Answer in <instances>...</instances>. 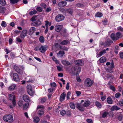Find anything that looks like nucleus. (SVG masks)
I'll use <instances>...</instances> for the list:
<instances>
[{"instance_id": "5", "label": "nucleus", "mask_w": 123, "mask_h": 123, "mask_svg": "<svg viewBox=\"0 0 123 123\" xmlns=\"http://www.w3.org/2000/svg\"><path fill=\"white\" fill-rule=\"evenodd\" d=\"M27 90L28 94L31 96H32L34 93V92L32 89V87L30 85H28L27 86Z\"/></svg>"}, {"instance_id": "7", "label": "nucleus", "mask_w": 123, "mask_h": 123, "mask_svg": "<svg viewBox=\"0 0 123 123\" xmlns=\"http://www.w3.org/2000/svg\"><path fill=\"white\" fill-rule=\"evenodd\" d=\"M48 46L47 45H44L41 46L39 48V50L40 52L43 53L47 49Z\"/></svg>"}, {"instance_id": "38", "label": "nucleus", "mask_w": 123, "mask_h": 123, "mask_svg": "<svg viewBox=\"0 0 123 123\" xmlns=\"http://www.w3.org/2000/svg\"><path fill=\"white\" fill-rule=\"evenodd\" d=\"M10 3L12 4H13L17 3L18 1L19 0H10Z\"/></svg>"}, {"instance_id": "11", "label": "nucleus", "mask_w": 123, "mask_h": 123, "mask_svg": "<svg viewBox=\"0 0 123 123\" xmlns=\"http://www.w3.org/2000/svg\"><path fill=\"white\" fill-rule=\"evenodd\" d=\"M27 31V30H24L22 32L20 35V37L22 38H24L26 35Z\"/></svg>"}, {"instance_id": "3", "label": "nucleus", "mask_w": 123, "mask_h": 123, "mask_svg": "<svg viewBox=\"0 0 123 123\" xmlns=\"http://www.w3.org/2000/svg\"><path fill=\"white\" fill-rule=\"evenodd\" d=\"M8 96L9 99L12 101V103L13 105V106H14L16 104L15 95L12 93L9 94L8 95Z\"/></svg>"}, {"instance_id": "28", "label": "nucleus", "mask_w": 123, "mask_h": 123, "mask_svg": "<svg viewBox=\"0 0 123 123\" xmlns=\"http://www.w3.org/2000/svg\"><path fill=\"white\" fill-rule=\"evenodd\" d=\"M69 105L70 107L72 109L74 110L75 109V105L74 103H70L69 104Z\"/></svg>"}, {"instance_id": "58", "label": "nucleus", "mask_w": 123, "mask_h": 123, "mask_svg": "<svg viewBox=\"0 0 123 123\" xmlns=\"http://www.w3.org/2000/svg\"><path fill=\"white\" fill-rule=\"evenodd\" d=\"M101 98L103 101H104L106 98V96H101Z\"/></svg>"}, {"instance_id": "6", "label": "nucleus", "mask_w": 123, "mask_h": 123, "mask_svg": "<svg viewBox=\"0 0 123 123\" xmlns=\"http://www.w3.org/2000/svg\"><path fill=\"white\" fill-rule=\"evenodd\" d=\"M76 107L80 111H83L85 110V108L81 103H77L75 104Z\"/></svg>"}, {"instance_id": "24", "label": "nucleus", "mask_w": 123, "mask_h": 123, "mask_svg": "<svg viewBox=\"0 0 123 123\" xmlns=\"http://www.w3.org/2000/svg\"><path fill=\"white\" fill-rule=\"evenodd\" d=\"M116 38H115V39L118 40L119 38L121 37V33L120 32H117L116 33Z\"/></svg>"}, {"instance_id": "8", "label": "nucleus", "mask_w": 123, "mask_h": 123, "mask_svg": "<svg viewBox=\"0 0 123 123\" xmlns=\"http://www.w3.org/2000/svg\"><path fill=\"white\" fill-rule=\"evenodd\" d=\"M74 63L80 66H82L84 64V62L82 60H76L74 61Z\"/></svg>"}, {"instance_id": "39", "label": "nucleus", "mask_w": 123, "mask_h": 123, "mask_svg": "<svg viewBox=\"0 0 123 123\" xmlns=\"http://www.w3.org/2000/svg\"><path fill=\"white\" fill-rule=\"evenodd\" d=\"M95 105L97 107H98L99 108H101V104L98 101L96 102L95 103Z\"/></svg>"}, {"instance_id": "17", "label": "nucleus", "mask_w": 123, "mask_h": 123, "mask_svg": "<svg viewBox=\"0 0 123 123\" xmlns=\"http://www.w3.org/2000/svg\"><path fill=\"white\" fill-rule=\"evenodd\" d=\"M106 52V50L105 49H104L101 51L99 53V54H97V57H100L105 54Z\"/></svg>"}, {"instance_id": "40", "label": "nucleus", "mask_w": 123, "mask_h": 123, "mask_svg": "<svg viewBox=\"0 0 123 123\" xmlns=\"http://www.w3.org/2000/svg\"><path fill=\"white\" fill-rule=\"evenodd\" d=\"M60 114L62 116H64L66 114V112L65 110H63L61 111Z\"/></svg>"}, {"instance_id": "4", "label": "nucleus", "mask_w": 123, "mask_h": 123, "mask_svg": "<svg viewBox=\"0 0 123 123\" xmlns=\"http://www.w3.org/2000/svg\"><path fill=\"white\" fill-rule=\"evenodd\" d=\"M64 17L61 14H59L56 16L55 20L58 22L63 20L64 19Z\"/></svg>"}, {"instance_id": "41", "label": "nucleus", "mask_w": 123, "mask_h": 123, "mask_svg": "<svg viewBox=\"0 0 123 123\" xmlns=\"http://www.w3.org/2000/svg\"><path fill=\"white\" fill-rule=\"evenodd\" d=\"M44 107L43 105H38L37 107V109H42L43 110L44 109Z\"/></svg>"}, {"instance_id": "32", "label": "nucleus", "mask_w": 123, "mask_h": 123, "mask_svg": "<svg viewBox=\"0 0 123 123\" xmlns=\"http://www.w3.org/2000/svg\"><path fill=\"white\" fill-rule=\"evenodd\" d=\"M14 68L16 71L18 73H20L21 71V69H20L19 67L17 66H14Z\"/></svg>"}, {"instance_id": "34", "label": "nucleus", "mask_w": 123, "mask_h": 123, "mask_svg": "<svg viewBox=\"0 0 123 123\" xmlns=\"http://www.w3.org/2000/svg\"><path fill=\"white\" fill-rule=\"evenodd\" d=\"M5 10V8L4 7L0 6V12L2 13H4Z\"/></svg>"}, {"instance_id": "22", "label": "nucleus", "mask_w": 123, "mask_h": 123, "mask_svg": "<svg viewBox=\"0 0 123 123\" xmlns=\"http://www.w3.org/2000/svg\"><path fill=\"white\" fill-rule=\"evenodd\" d=\"M39 120V118L38 117H35L33 118V121L35 123H38Z\"/></svg>"}, {"instance_id": "19", "label": "nucleus", "mask_w": 123, "mask_h": 123, "mask_svg": "<svg viewBox=\"0 0 123 123\" xmlns=\"http://www.w3.org/2000/svg\"><path fill=\"white\" fill-rule=\"evenodd\" d=\"M62 63L65 66H68L70 65V63L65 60H63L62 61Z\"/></svg>"}, {"instance_id": "48", "label": "nucleus", "mask_w": 123, "mask_h": 123, "mask_svg": "<svg viewBox=\"0 0 123 123\" xmlns=\"http://www.w3.org/2000/svg\"><path fill=\"white\" fill-rule=\"evenodd\" d=\"M72 70L73 72L75 73L76 71V67H72Z\"/></svg>"}, {"instance_id": "56", "label": "nucleus", "mask_w": 123, "mask_h": 123, "mask_svg": "<svg viewBox=\"0 0 123 123\" xmlns=\"http://www.w3.org/2000/svg\"><path fill=\"white\" fill-rule=\"evenodd\" d=\"M51 87H55L56 86V84L55 82H53L51 83L50 84Z\"/></svg>"}, {"instance_id": "30", "label": "nucleus", "mask_w": 123, "mask_h": 123, "mask_svg": "<svg viewBox=\"0 0 123 123\" xmlns=\"http://www.w3.org/2000/svg\"><path fill=\"white\" fill-rule=\"evenodd\" d=\"M111 39L114 41L116 40L117 39H115V38H116V36L114 33H112L111 35Z\"/></svg>"}, {"instance_id": "35", "label": "nucleus", "mask_w": 123, "mask_h": 123, "mask_svg": "<svg viewBox=\"0 0 123 123\" xmlns=\"http://www.w3.org/2000/svg\"><path fill=\"white\" fill-rule=\"evenodd\" d=\"M52 59L53 61L55 62L57 64H59V62L58 60H57L55 56H53Z\"/></svg>"}, {"instance_id": "43", "label": "nucleus", "mask_w": 123, "mask_h": 123, "mask_svg": "<svg viewBox=\"0 0 123 123\" xmlns=\"http://www.w3.org/2000/svg\"><path fill=\"white\" fill-rule=\"evenodd\" d=\"M0 4L2 6H4L6 3L5 0H0Z\"/></svg>"}, {"instance_id": "63", "label": "nucleus", "mask_w": 123, "mask_h": 123, "mask_svg": "<svg viewBox=\"0 0 123 123\" xmlns=\"http://www.w3.org/2000/svg\"><path fill=\"white\" fill-rule=\"evenodd\" d=\"M86 121L88 123H92V121L91 119H87Z\"/></svg>"}, {"instance_id": "16", "label": "nucleus", "mask_w": 123, "mask_h": 123, "mask_svg": "<svg viewBox=\"0 0 123 123\" xmlns=\"http://www.w3.org/2000/svg\"><path fill=\"white\" fill-rule=\"evenodd\" d=\"M66 96V93L65 92H63L62 93L60 96V100L61 101H63L65 99Z\"/></svg>"}, {"instance_id": "46", "label": "nucleus", "mask_w": 123, "mask_h": 123, "mask_svg": "<svg viewBox=\"0 0 123 123\" xmlns=\"http://www.w3.org/2000/svg\"><path fill=\"white\" fill-rule=\"evenodd\" d=\"M67 12H68L70 14H71L73 13V10L70 8H69L68 9H67Z\"/></svg>"}, {"instance_id": "1", "label": "nucleus", "mask_w": 123, "mask_h": 123, "mask_svg": "<svg viewBox=\"0 0 123 123\" xmlns=\"http://www.w3.org/2000/svg\"><path fill=\"white\" fill-rule=\"evenodd\" d=\"M93 83V81L89 78L86 79L84 81V86L86 88L91 86Z\"/></svg>"}, {"instance_id": "44", "label": "nucleus", "mask_w": 123, "mask_h": 123, "mask_svg": "<svg viewBox=\"0 0 123 123\" xmlns=\"http://www.w3.org/2000/svg\"><path fill=\"white\" fill-rule=\"evenodd\" d=\"M81 68L79 67H76V73L77 74L80 72L81 70Z\"/></svg>"}, {"instance_id": "53", "label": "nucleus", "mask_w": 123, "mask_h": 123, "mask_svg": "<svg viewBox=\"0 0 123 123\" xmlns=\"http://www.w3.org/2000/svg\"><path fill=\"white\" fill-rule=\"evenodd\" d=\"M46 99L45 98H42L41 99V102L42 103H43L45 102Z\"/></svg>"}, {"instance_id": "12", "label": "nucleus", "mask_w": 123, "mask_h": 123, "mask_svg": "<svg viewBox=\"0 0 123 123\" xmlns=\"http://www.w3.org/2000/svg\"><path fill=\"white\" fill-rule=\"evenodd\" d=\"M67 4V2L65 1H63L59 2L58 3V6L60 7L64 6H66Z\"/></svg>"}, {"instance_id": "42", "label": "nucleus", "mask_w": 123, "mask_h": 123, "mask_svg": "<svg viewBox=\"0 0 123 123\" xmlns=\"http://www.w3.org/2000/svg\"><path fill=\"white\" fill-rule=\"evenodd\" d=\"M37 12V11L35 10H33V11H31L29 13V14L31 15H32L33 14H36Z\"/></svg>"}, {"instance_id": "15", "label": "nucleus", "mask_w": 123, "mask_h": 123, "mask_svg": "<svg viewBox=\"0 0 123 123\" xmlns=\"http://www.w3.org/2000/svg\"><path fill=\"white\" fill-rule=\"evenodd\" d=\"M36 31V28L34 27H31L29 30V33L31 35H32Z\"/></svg>"}, {"instance_id": "55", "label": "nucleus", "mask_w": 123, "mask_h": 123, "mask_svg": "<svg viewBox=\"0 0 123 123\" xmlns=\"http://www.w3.org/2000/svg\"><path fill=\"white\" fill-rule=\"evenodd\" d=\"M121 95L119 93H117L115 95V97L116 98H118Z\"/></svg>"}, {"instance_id": "2", "label": "nucleus", "mask_w": 123, "mask_h": 123, "mask_svg": "<svg viewBox=\"0 0 123 123\" xmlns=\"http://www.w3.org/2000/svg\"><path fill=\"white\" fill-rule=\"evenodd\" d=\"M3 119L5 122L8 123H11L13 121V117L10 115H5L4 116Z\"/></svg>"}, {"instance_id": "57", "label": "nucleus", "mask_w": 123, "mask_h": 123, "mask_svg": "<svg viewBox=\"0 0 123 123\" xmlns=\"http://www.w3.org/2000/svg\"><path fill=\"white\" fill-rule=\"evenodd\" d=\"M110 88L114 92L115 91V87L112 86H111L110 87Z\"/></svg>"}, {"instance_id": "21", "label": "nucleus", "mask_w": 123, "mask_h": 123, "mask_svg": "<svg viewBox=\"0 0 123 123\" xmlns=\"http://www.w3.org/2000/svg\"><path fill=\"white\" fill-rule=\"evenodd\" d=\"M99 60L100 62L103 63L106 61V58L105 57L102 56L100 58Z\"/></svg>"}, {"instance_id": "33", "label": "nucleus", "mask_w": 123, "mask_h": 123, "mask_svg": "<svg viewBox=\"0 0 123 123\" xmlns=\"http://www.w3.org/2000/svg\"><path fill=\"white\" fill-rule=\"evenodd\" d=\"M46 23L45 25V26L46 27V28H48V27L49 26L51 25V23L49 22L48 21H45Z\"/></svg>"}, {"instance_id": "37", "label": "nucleus", "mask_w": 123, "mask_h": 123, "mask_svg": "<svg viewBox=\"0 0 123 123\" xmlns=\"http://www.w3.org/2000/svg\"><path fill=\"white\" fill-rule=\"evenodd\" d=\"M26 79L27 80H26L27 82H32V81L31 77L28 76L26 78Z\"/></svg>"}, {"instance_id": "47", "label": "nucleus", "mask_w": 123, "mask_h": 123, "mask_svg": "<svg viewBox=\"0 0 123 123\" xmlns=\"http://www.w3.org/2000/svg\"><path fill=\"white\" fill-rule=\"evenodd\" d=\"M2 26L6 27V23L4 21H2L1 24Z\"/></svg>"}, {"instance_id": "50", "label": "nucleus", "mask_w": 123, "mask_h": 123, "mask_svg": "<svg viewBox=\"0 0 123 123\" xmlns=\"http://www.w3.org/2000/svg\"><path fill=\"white\" fill-rule=\"evenodd\" d=\"M108 114V112L106 111L104 112L103 113L102 117H106Z\"/></svg>"}, {"instance_id": "61", "label": "nucleus", "mask_w": 123, "mask_h": 123, "mask_svg": "<svg viewBox=\"0 0 123 123\" xmlns=\"http://www.w3.org/2000/svg\"><path fill=\"white\" fill-rule=\"evenodd\" d=\"M37 10L39 12H41L42 10V8L40 7H37L36 8Z\"/></svg>"}, {"instance_id": "60", "label": "nucleus", "mask_w": 123, "mask_h": 123, "mask_svg": "<svg viewBox=\"0 0 123 123\" xmlns=\"http://www.w3.org/2000/svg\"><path fill=\"white\" fill-rule=\"evenodd\" d=\"M16 40L19 43H21L22 42L21 40L18 37L16 38Z\"/></svg>"}, {"instance_id": "52", "label": "nucleus", "mask_w": 123, "mask_h": 123, "mask_svg": "<svg viewBox=\"0 0 123 123\" xmlns=\"http://www.w3.org/2000/svg\"><path fill=\"white\" fill-rule=\"evenodd\" d=\"M71 94V93L69 91L68 92L67 95V99H69V96Z\"/></svg>"}, {"instance_id": "31", "label": "nucleus", "mask_w": 123, "mask_h": 123, "mask_svg": "<svg viewBox=\"0 0 123 123\" xmlns=\"http://www.w3.org/2000/svg\"><path fill=\"white\" fill-rule=\"evenodd\" d=\"M29 103H26L23 105V109L24 110H26L28 107L29 106Z\"/></svg>"}, {"instance_id": "14", "label": "nucleus", "mask_w": 123, "mask_h": 123, "mask_svg": "<svg viewBox=\"0 0 123 123\" xmlns=\"http://www.w3.org/2000/svg\"><path fill=\"white\" fill-rule=\"evenodd\" d=\"M23 98V100L25 102H28L30 100L29 97L26 95L25 94L24 95Z\"/></svg>"}, {"instance_id": "29", "label": "nucleus", "mask_w": 123, "mask_h": 123, "mask_svg": "<svg viewBox=\"0 0 123 123\" xmlns=\"http://www.w3.org/2000/svg\"><path fill=\"white\" fill-rule=\"evenodd\" d=\"M119 109V108L116 106H113L111 109V111H113L115 110H117Z\"/></svg>"}, {"instance_id": "62", "label": "nucleus", "mask_w": 123, "mask_h": 123, "mask_svg": "<svg viewBox=\"0 0 123 123\" xmlns=\"http://www.w3.org/2000/svg\"><path fill=\"white\" fill-rule=\"evenodd\" d=\"M117 29L118 30H119L121 31H123V28H122L121 26H119L117 28Z\"/></svg>"}, {"instance_id": "23", "label": "nucleus", "mask_w": 123, "mask_h": 123, "mask_svg": "<svg viewBox=\"0 0 123 123\" xmlns=\"http://www.w3.org/2000/svg\"><path fill=\"white\" fill-rule=\"evenodd\" d=\"M105 77L107 79H109L110 80L112 79L113 78V76L111 75L110 74H106Z\"/></svg>"}, {"instance_id": "45", "label": "nucleus", "mask_w": 123, "mask_h": 123, "mask_svg": "<svg viewBox=\"0 0 123 123\" xmlns=\"http://www.w3.org/2000/svg\"><path fill=\"white\" fill-rule=\"evenodd\" d=\"M102 15V14L99 12H98L96 14V16L97 17H101Z\"/></svg>"}, {"instance_id": "13", "label": "nucleus", "mask_w": 123, "mask_h": 123, "mask_svg": "<svg viewBox=\"0 0 123 123\" xmlns=\"http://www.w3.org/2000/svg\"><path fill=\"white\" fill-rule=\"evenodd\" d=\"M16 87V85L15 84H12L8 87V89L10 91H12L14 90Z\"/></svg>"}, {"instance_id": "18", "label": "nucleus", "mask_w": 123, "mask_h": 123, "mask_svg": "<svg viewBox=\"0 0 123 123\" xmlns=\"http://www.w3.org/2000/svg\"><path fill=\"white\" fill-rule=\"evenodd\" d=\"M64 52L63 51H60L57 53L58 57H62L63 56L64 54Z\"/></svg>"}, {"instance_id": "26", "label": "nucleus", "mask_w": 123, "mask_h": 123, "mask_svg": "<svg viewBox=\"0 0 123 123\" xmlns=\"http://www.w3.org/2000/svg\"><path fill=\"white\" fill-rule=\"evenodd\" d=\"M90 104V102L89 101H85L84 103V106L86 107L88 106Z\"/></svg>"}, {"instance_id": "64", "label": "nucleus", "mask_w": 123, "mask_h": 123, "mask_svg": "<svg viewBox=\"0 0 123 123\" xmlns=\"http://www.w3.org/2000/svg\"><path fill=\"white\" fill-rule=\"evenodd\" d=\"M57 69L59 71H62V68L60 66H56Z\"/></svg>"}, {"instance_id": "10", "label": "nucleus", "mask_w": 123, "mask_h": 123, "mask_svg": "<svg viewBox=\"0 0 123 123\" xmlns=\"http://www.w3.org/2000/svg\"><path fill=\"white\" fill-rule=\"evenodd\" d=\"M62 27L63 26L62 25L56 26L55 27V30L57 32H59L61 30Z\"/></svg>"}, {"instance_id": "9", "label": "nucleus", "mask_w": 123, "mask_h": 123, "mask_svg": "<svg viewBox=\"0 0 123 123\" xmlns=\"http://www.w3.org/2000/svg\"><path fill=\"white\" fill-rule=\"evenodd\" d=\"M13 77L14 80L18 82L19 81V79L18 75L17 73H14L13 74Z\"/></svg>"}, {"instance_id": "54", "label": "nucleus", "mask_w": 123, "mask_h": 123, "mask_svg": "<svg viewBox=\"0 0 123 123\" xmlns=\"http://www.w3.org/2000/svg\"><path fill=\"white\" fill-rule=\"evenodd\" d=\"M119 55L120 58L123 59V52H121L119 53Z\"/></svg>"}, {"instance_id": "36", "label": "nucleus", "mask_w": 123, "mask_h": 123, "mask_svg": "<svg viewBox=\"0 0 123 123\" xmlns=\"http://www.w3.org/2000/svg\"><path fill=\"white\" fill-rule=\"evenodd\" d=\"M39 40L42 43H43L44 41V38L43 36H41L39 38Z\"/></svg>"}, {"instance_id": "20", "label": "nucleus", "mask_w": 123, "mask_h": 123, "mask_svg": "<svg viewBox=\"0 0 123 123\" xmlns=\"http://www.w3.org/2000/svg\"><path fill=\"white\" fill-rule=\"evenodd\" d=\"M44 112L43 109L39 110L37 112V114L39 116H41L43 115Z\"/></svg>"}, {"instance_id": "25", "label": "nucleus", "mask_w": 123, "mask_h": 123, "mask_svg": "<svg viewBox=\"0 0 123 123\" xmlns=\"http://www.w3.org/2000/svg\"><path fill=\"white\" fill-rule=\"evenodd\" d=\"M69 43V41L68 40H65L61 42L60 44L63 45L67 44Z\"/></svg>"}, {"instance_id": "49", "label": "nucleus", "mask_w": 123, "mask_h": 123, "mask_svg": "<svg viewBox=\"0 0 123 123\" xmlns=\"http://www.w3.org/2000/svg\"><path fill=\"white\" fill-rule=\"evenodd\" d=\"M23 103V102L22 101H20L18 102V105L20 107L21 106Z\"/></svg>"}, {"instance_id": "59", "label": "nucleus", "mask_w": 123, "mask_h": 123, "mask_svg": "<svg viewBox=\"0 0 123 123\" xmlns=\"http://www.w3.org/2000/svg\"><path fill=\"white\" fill-rule=\"evenodd\" d=\"M76 93L77 96H79L81 94V92L80 91H77L76 92Z\"/></svg>"}, {"instance_id": "51", "label": "nucleus", "mask_w": 123, "mask_h": 123, "mask_svg": "<svg viewBox=\"0 0 123 123\" xmlns=\"http://www.w3.org/2000/svg\"><path fill=\"white\" fill-rule=\"evenodd\" d=\"M66 114L68 116H70L71 114V111L69 110H68L67 111Z\"/></svg>"}, {"instance_id": "27", "label": "nucleus", "mask_w": 123, "mask_h": 123, "mask_svg": "<svg viewBox=\"0 0 123 123\" xmlns=\"http://www.w3.org/2000/svg\"><path fill=\"white\" fill-rule=\"evenodd\" d=\"M107 102L109 104H111L112 103V100L110 97H108L107 98Z\"/></svg>"}]
</instances>
